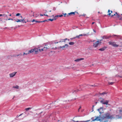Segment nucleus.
Here are the masks:
<instances>
[{"label":"nucleus","instance_id":"f257e3e1","mask_svg":"<svg viewBox=\"0 0 122 122\" xmlns=\"http://www.w3.org/2000/svg\"><path fill=\"white\" fill-rule=\"evenodd\" d=\"M112 117L111 116L110 113L107 112L105 114L104 116L100 115L99 116L96 117L95 119L92 120V121H99L102 122H106L108 121V119H111Z\"/></svg>","mask_w":122,"mask_h":122},{"label":"nucleus","instance_id":"f03ea898","mask_svg":"<svg viewBox=\"0 0 122 122\" xmlns=\"http://www.w3.org/2000/svg\"><path fill=\"white\" fill-rule=\"evenodd\" d=\"M117 113L118 114V115H111L112 118L111 119H117L121 118L122 117V107L119 108L117 110Z\"/></svg>","mask_w":122,"mask_h":122},{"label":"nucleus","instance_id":"7ed1b4c3","mask_svg":"<svg viewBox=\"0 0 122 122\" xmlns=\"http://www.w3.org/2000/svg\"><path fill=\"white\" fill-rule=\"evenodd\" d=\"M110 10H108V12L109 13L108 14V15H109V16H110L111 17H112L114 16H115L116 17V18H119V19L121 20H122V17L121 18L120 16V15L118 14L117 12H116L114 14L112 15H111V13H112L113 12L112 11H111V13H110Z\"/></svg>","mask_w":122,"mask_h":122},{"label":"nucleus","instance_id":"20e7f679","mask_svg":"<svg viewBox=\"0 0 122 122\" xmlns=\"http://www.w3.org/2000/svg\"><path fill=\"white\" fill-rule=\"evenodd\" d=\"M102 40H100V41H97L93 43V46L95 48H96L97 47L99 44H100L101 43V41Z\"/></svg>","mask_w":122,"mask_h":122},{"label":"nucleus","instance_id":"39448f33","mask_svg":"<svg viewBox=\"0 0 122 122\" xmlns=\"http://www.w3.org/2000/svg\"><path fill=\"white\" fill-rule=\"evenodd\" d=\"M0 21H1L2 23H5L6 22L5 21H7L8 20H13L12 18H9L8 19H5L3 18H0Z\"/></svg>","mask_w":122,"mask_h":122},{"label":"nucleus","instance_id":"423d86ee","mask_svg":"<svg viewBox=\"0 0 122 122\" xmlns=\"http://www.w3.org/2000/svg\"><path fill=\"white\" fill-rule=\"evenodd\" d=\"M109 44L110 45H112V46L114 47H117L118 46V45L116 44V43L112 41H109L108 42Z\"/></svg>","mask_w":122,"mask_h":122},{"label":"nucleus","instance_id":"0eeeda50","mask_svg":"<svg viewBox=\"0 0 122 122\" xmlns=\"http://www.w3.org/2000/svg\"><path fill=\"white\" fill-rule=\"evenodd\" d=\"M102 100L100 101V102L101 103H102V104H106V105H107L108 103V102H109L108 100H106L105 102H104V100L102 98Z\"/></svg>","mask_w":122,"mask_h":122},{"label":"nucleus","instance_id":"6e6552de","mask_svg":"<svg viewBox=\"0 0 122 122\" xmlns=\"http://www.w3.org/2000/svg\"><path fill=\"white\" fill-rule=\"evenodd\" d=\"M34 51V54H36L38 53L39 51V48H35L33 49Z\"/></svg>","mask_w":122,"mask_h":122},{"label":"nucleus","instance_id":"1a4fd4ad","mask_svg":"<svg viewBox=\"0 0 122 122\" xmlns=\"http://www.w3.org/2000/svg\"><path fill=\"white\" fill-rule=\"evenodd\" d=\"M16 72H13L12 73H11L9 74L10 76V77H12L14 76L16 74Z\"/></svg>","mask_w":122,"mask_h":122},{"label":"nucleus","instance_id":"9d476101","mask_svg":"<svg viewBox=\"0 0 122 122\" xmlns=\"http://www.w3.org/2000/svg\"><path fill=\"white\" fill-rule=\"evenodd\" d=\"M46 46L43 48L44 51H46L47 49L51 47L50 45L49 46H48V45H46Z\"/></svg>","mask_w":122,"mask_h":122},{"label":"nucleus","instance_id":"9b49d317","mask_svg":"<svg viewBox=\"0 0 122 122\" xmlns=\"http://www.w3.org/2000/svg\"><path fill=\"white\" fill-rule=\"evenodd\" d=\"M68 46V45L67 44H65L64 46H60L59 47L60 48H61L62 49V50H64V48L66 47H67Z\"/></svg>","mask_w":122,"mask_h":122},{"label":"nucleus","instance_id":"f8f14e48","mask_svg":"<svg viewBox=\"0 0 122 122\" xmlns=\"http://www.w3.org/2000/svg\"><path fill=\"white\" fill-rule=\"evenodd\" d=\"M84 59L83 58H78L75 60L74 61L76 62H79L80 61L84 60Z\"/></svg>","mask_w":122,"mask_h":122},{"label":"nucleus","instance_id":"ddd939ff","mask_svg":"<svg viewBox=\"0 0 122 122\" xmlns=\"http://www.w3.org/2000/svg\"><path fill=\"white\" fill-rule=\"evenodd\" d=\"M75 12H71L70 13H69L67 15V17L69 15H75Z\"/></svg>","mask_w":122,"mask_h":122},{"label":"nucleus","instance_id":"4468645a","mask_svg":"<svg viewBox=\"0 0 122 122\" xmlns=\"http://www.w3.org/2000/svg\"><path fill=\"white\" fill-rule=\"evenodd\" d=\"M103 108L102 107H100L98 109V111L100 113H102L103 111Z\"/></svg>","mask_w":122,"mask_h":122},{"label":"nucleus","instance_id":"2eb2a0df","mask_svg":"<svg viewBox=\"0 0 122 122\" xmlns=\"http://www.w3.org/2000/svg\"><path fill=\"white\" fill-rule=\"evenodd\" d=\"M54 17V18L53 19H49L48 20H49L51 21H53L54 20H56V17H55H55L54 16V15H52V17Z\"/></svg>","mask_w":122,"mask_h":122},{"label":"nucleus","instance_id":"dca6fc26","mask_svg":"<svg viewBox=\"0 0 122 122\" xmlns=\"http://www.w3.org/2000/svg\"><path fill=\"white\" fill-rule=\"evenodd\" d=\"M110 36H104L103 37V39H108L110 38Z\"/></svg>","mask_w":122,"mask_h":122},{"label":"nucleus","instance_id":"f3484780","mask_svg":"<svg viewBox=\"0 0 122 122\" xmlns=\"http://www.w3.org/2000/svg\"><path fill=\"white\" fill-rule=\"evenodd\" d=\"M106 48V47H104L101 48H100L99 49V50L102 51H104Z\"/></svg>","mask_w":122,"mask_h":122},{"label":"nucleus","instance_id":"a211bd4d","mask_svg":"<svg viewBox=\"0 0 122 122\" xmlns=\"http://www.w3.org/2000/svg\"><path fill=\"white\" fill-rule=\"evenodd\" d=\"M34 51V50H33V49H32L31 50L28 51V54H29L30 53H32V52H33Z\"/></svg>","mask_w":122,"mask_h":122},{"label":"nucleus","instance_id":"6ab92c4d","mask_svg":"<svg viewBox=\"0 0 122 122\" xmlns=\"http://www.w3.org/2000/svg\"><path fill=\"white\" fill-rule=\"evenodd\" d=\"M67 40V38H66L65 39H62L61 40V41H60L59 42H65Z\"/></svg>","mask_w":122,"mask_h":122},{"label":"nucleus","instance_id":"aec40b11","mask_svg":"<svg viewBox=\"0 0 122 122\" xmlns=\"http://www.w3.org/2000/svg\"><path fill=\"white\" fill-rule=\"evenodd\" d=\"M15 22H21V19L20 20L19 19H18L17 20H16L15 19Z\"/></svg>","mask_w":122,"mask_h":122},{"label":"nucleus","instance_id":"412c9836","mask_svg":"<svg viewBox=\"0 0 122 122\" xmlns=\"http://www.w3.org/2000/svg\"><path fill=\"white\" fill-rule=\"evenodd\" d=\"M75 43L73 42H70L69 43V44L70 45H74Z\"/></svg>","mask_w":122,"mask_h":122},{"label":"nucleus","instance_id":"4be33fe9","mask_svg":"<svg viewBox=\"0 0 122 122\" xmlns=\"http://www.w3.org/2000/svg\"><path fill=\"white\" fill-rule=\"evenodd\" d=\"M13 88L18 89L19 88V86L17 85H16L15 86H13Z\"/></svg>","mask_w":122,"mask_h":122},{"label":"nucleus","instance_id":"5701e85b","mask_svg":"<svg viewBox=\"0 0 122 122\" xmlns=\"http://www.w3.org/2000/svg\"><path fill=\"white\" fill-rule=\"evenodd\" d=\"M2 16H3L4 17H6V18H7V17H8V16L6 14H2Z\"/></svg>","mask_w":122,"mask_h":122},{"label":"nucleus","instance_id":"b1692460","mask_svg":"<svg viewBox=\"0 0 122 122\" xmlns=\"http://www.w3.org/2000/svg\"><path fill=\"white\" fill-rule=\"evenodd\" d=\"M83 36V35L82 34H80L78 36H76V38H80V37L81 36Z\"/></svg>","mask_w":122,"mask_h":122},{"label":"nucleus","instance_id":"393cba45","mask_svg":"<svg viewBox=\"0 0 122 122\" xmlns=\"http://www.w3.org/2000/svg\"><path fill=\"white\" fill-rule=\"evenodd\" d=\"M32 108V107H29L27 108H26L25 109V110L26 111H28V110Z\"/></svg>","mask_w":122,"mask_h":122},{"label":"nucleus","instance_id":"a878e982","mask_svg":"<svg viewBox=\"0 0 122 122\" xmlns=\"http://www.w3.org/2000/svg\"><path fill=\"white\" fill-rule=\"evenodd\" d=\"M63 15H56L55 16V17H61L62 16H63Z\"/></svg>","mask_w":122,"mask_h":122},{"label":"nucleus","instance_id":"bb28decb","mask_svg":"<svg viewBox=\"0 0 122 122\" xmlns=\"http://www.w3.org/2000/svg\"><path fill=\"white\" fill-rule=\"evenodd\" d=\"M35 22H38V23H41V22H45V20H44L43 21H37L36 20L35 21Z\"/></svg>","mask_w":122,"mask_h":122},{"label":"nucleus","instance_id":"cd10ccee","mask_svg":"<svg viewBox=\"0 0 122 122\" xmlns=\"http://www.w3.org/2000/svg\"><path fill=\"white\" fill-rule=\"evenodd\" d=\"M106 93H107L106 92H103V93H100V94L101 95H104L105 94H106Z\"/></svg>","mask_w":122,"mask_h":122},{"label":"nucleus","instance_id":"c85d7f7f","mask_svg":"<svg viewBox=\"0 0 122 122\" xmlns=\"http://www.w3.org/2000/svg\"><path fill=\"white\" fill-rule=\"evenodd\" d=\"M25 18H24V19H21V22L22 23H24L25 21Z\"/></svg>","mask_w":122,"mask_h":122},{"label":"nucleus","instance_id":"c756f323","mask_svg":"<svg viewBox=\"0 0 122 122\" xmlns=\"http://www.w3.org/2000/svg\"><path fill=\"white\" fill-rule=\"evenodd\" d=\"M90 121V120L86 121H80L79 122H89Z\"/></svg>","mask_w":122,"mask_h":122},{"label":"nucleus","instance_id":"7c9ffc66","mask_svg":"<svg viewBox=\"0 0 122 122\" xmlns=\"http://www.w3.org/2000/svg\"><path fill=\"white\" fill-rule=\"evenodd\" d=\"M114 83V82H108V84L109 85H112Z\"/></svg>","mask_w":122,"mask_h":122},{"label":"nucleus","instance_id":"2f4dec72","mask_svg":"<svg viewBox=\"0 0 122 122\" xmlns=\"http://www.w3.org/2000/svg\"><path fill=\"white\" fill-rule=\"evenodd\" d=\"M44 51V49L43 48L41 49H39V51L40 52H41L42 51Z\"/></svg>","mask_w":122,"mask_h":122},{"label":"nucleus","instance_id":"473e14b6","mask_svg":"<svg viewBox=\"0 0 122 122\" xmlns=\"http://www.w3.org/2000/svg\"><path fill=\"white\" fill-rule=\"evenodd\" d=\"M62 14H63V15H64V17L67 16L66 15H67V14H66V13H63Z\"/></svg>","mask_w":122,"mask_h":122},{"label":"nucleus","instance_id":"72a5a7b5","mask_svg":"<svg viewBox=\"0 0 122 122\" xmlns=\"http://www.w3.org/2000/svg\"><path fill=\"white\" fill-rule=\"evenodd\" d=\"M36 20H34V19H33L32 20V21H28V20H27V22H28V21H32V22H34V21H35Z\"/></svg>","mask_w":122,"mask_h":122},{"label":"nucleus","instance_id":"f704fd0d","mask_svg":"<svg viewBox=\"0 0 122 122\" xmlns=\"http://www.w3.org/2000/svg\"><path fill=\"white\" fill-rule=\"evenodd\" d=\"M20 15H21V14H20L19 13H18L17 14H16V16H19Z\"/></svg>","mask_w":122,"mask_h":122},{"label":"nucleus","instance_id":"c9c22d12","mask_svg":"<svg viewBox=\"0 0 122 122\" xmlns=\"http://www.w3.org/2000/svg\"><path fill=\"white\" fill-rule=\"evenodd\" d=\"M28 54V53H24L23 54V55L24 56L25 55H27Z\"/></svg>","mask_w":122,"mask_h":122},{"label":"nucleus","instance_id":"e433bc0d","mask_svg":"<svg viewBox=\"0 0 122 122\" xmlns=\"http://www.w3.org/2000/svg\"><path fill=\"white\" fill-rule=\"evenodd\" d=\"M81 15H82V16H85V15H86V14H84L83 15H79V17H80L81 16Z\"/></svg>","mask_w":122,"mask_h":122},{"label":"nucleus","instance_id":"4c0bfd02","mask_svg":"<svg viewBox=\"0 0 122 122\" xmlns=\"http://www.w3.org/2000/svg\"><path fill=\"white\" fill-rule=\"evenodd\" d=\"M20 114V115L18 116V115H17V116H16V117H19L21 115H22V114Z\"/></svg>","mask_w":122,"mask_h":122},{"label":"nucleus","instance_id":"58836bf2","mask_svg":"<svg viewBox=\"0 0 122 122\" xmlns=\"http://www.w3.org/2000/svg\"><path fill=\"white\" fill-rule=\"evenodd\" d=\"M12 57V56H11V55H10V56H8V58H10V57Z\"/></svg>","mask_w":122,"mask_h":122},{"label":"nucleus","instance_id":"ea45409f","mask_svg":"<svg viewBox=\"0 0 122 122\" xmlns=\"http://www.w3.org/2000/svg\"><path fill=\"white\" fill-rule=\"evenodd\" d=\"M81 108V107H80L79 108V109L78 110V111L79 112V110Z\"/></svg>","mask_w":122,"mask_h":122},{"label":"nucleus","instance_id":"a19ab883","mask_svg":"<svg viewBox=\"0 0 122 122\" xmlns=\"http://www.w3.org/2000/svg\"><path fill=\"white\" fill-rule=\"evenodd\" d=\"M53 10H56V8H54L53 9Z\"/></svg>","mask_w":122,"mask_h":122},{"label":"nucleus","instance_id":"79ce46f5","mask_svg":"<svg viewBox=\"0 0 122 122\" xmlns=\"http://www.w3.org/2000/svg\"><path fill=\"white\" fill-rule=\"evenodd\" d=\"M40 16H43V15L42 14H40Z\"/></svg>","mask_w":122,"mask_h":122},{"label":"nucleus","instance_id":"37998d69","mask_svg":"<svg viewBox=\"0 0 122 122\" xmlns=\"http://www.w3.org/2000/svg\"><path fill=\"white\" fill-rule=\"evenodd\" d=\"M46 20V21H49V20H48V19H47Z\"/></svg>","mask_w":122,"mask_h":122},{"label":"nucleus","instance_id":"c03bdc74","mask_svg":"<svg viewBox=\"0 0 122 122\" xmlns=\"http://www.w3.org/2000/svg\"><path fill=\"white\" fill-rule=\"evenodd\" d=\"M93 30L94 32L95 33H96V31L95 30H94V29H93Z\"/></svg>","mask_w":122,"mask_h":122},{"label":"nucleus","instance_id":"a18cd8bd","mask_svg":"<svg viewBox=\"0 0 122 122\" xmlns=\"http://www.w3.org/2000/svg\"><path fill=\"white\" fill-rule=\"evenodd\" d=\"M74 121L75 122H79L78 121Z\"/></svg>","mask_w":122,"mask_h":122},{"label":"nucleus","instance_id":"49530a36","mask_svg":"<svg viewBox=\"0 0 122 122\" xmlns=\"http://www.w3.org/2000/svg\"><path fill=\"white\" fill-rule=\"evenodd\" d=\"M76 38V37H73L72 38V39H75Z\"/></svg>","mask_w":122,"mask_h":122},{"label":"nucleus","instance_id":"de8ad7c7","mask_svg":"<svg viewBox=\"0 0 122 122\" xmlns=\"http://www.w3.org/2000/svg\"><path fill=\"white\" fill-rule=\"evenodd\" d=\"M94 23H95V22H92V25H93V24H94Z\"/></svg>","mask_w":122,"mask_h":122},{"label":"nucleus","instance_id":"09e8293b","mask_svg":"<svg viewBox=\"0 0 122 122\" xmlns=\"http://www.w3.org/2000/svg\"><path fill=\"white\" fill-rule=\"evenodd\" d=\"M59 42H57L56 43V42H55L54 43H55V44H56V43H59Z\"/></svg>","mask_w":122,"mask_h":122},{"label":"nucleus","instance_id":"8fccbe9b","mask_svg":"<svg viewBox=\"0 0 122 122\" xmlns=\"http://www.w3.org/2000/svg\"><path fill=\"white\" fill-rule=\"evenodd\" d=\"M26 23V21H25H25L24 22V23Z\"/></svg>","mask_w":122,"mask_h":122},{"label":"nucleus","instance_id":"3c124183","mask_svg":"<svg viewBox=\"0 0 122 122\" xmlns=\"http://www.w3.org/2000/svg\"><path fill=\"white\" fill-rule=\"evenodd\" d=\"M11 14H10L9 15V16H11Z\"/></svg>","mask_w":122,"mask_h":122},{"label":"nucleus","instance_id":"603ef678","mask_svg":"<svg viewBox=\"0 0 122 122\" xmlns=\"http://www.w3.org/2000/svg\"><path fill=\"white\" fill-rule=\"evenodd\" d=\"M2 14H0V16H2Z\"/></svg>","mask_w":122,"mask_h":122},{"label":"nucleus","instance_id":"864d4df0","mask_svg":"<svg viewBox=\"0 0 122 122\" xmlns=\"http://www.w3.org/2000/svg\"><path fill=\"white\" fill-rule=\"evenodd\" d=\"M20 17H21V18H23V17H22V16H20Z\"/></svg>","mask_w":122,"mask_h":122},{"label":"nucleus","instance_id":"5fc2aeb1","mask_svg":"<svg viewBox=\"0 0 122 122\" xmlns=\"http://www.w3.org/2000/svg\"><path fill=\"white\" fill-rule=\"evenodd\" d=\"M46 16H48V15H46Z\"/></svg>","mask_w":122,"mask_h":122},{"label":"nucleus","instance_id":"6e6d98bb","mask_svg":"<svg viewBox=\"0 0 122 122\" xmlns=\"http://www.w3.org/2000/svg\"><path fill=\"white\" fill-rule=\"evenodd\" d=\"M7 28V27H5V29H6Z\"/></svg>","mask_w":122,"mask_h":122},{"label":"nucleus","instance_id":"4d7b16f0","mask_svg":"<svg viewBox=\"0 0 122 122\" xmlns=\"http://www.w3.org/2000/svg\"><path fill=\"white\" fill-rule=\"evenodd\" d=\"M51 48L52 49H53V48H54V47H51Z\"/></svg>","mask_w":122,"mask_h":122},{"label":"nucleus","instance_id":"13d9d810","mask_svg":"<svg viewBox=\"0 0 122 122\" xmlns=\"http://www.w3.org/2000/svg\"><path fill=\"white\" fill-rule=\"evenodd\" d=\"M43 15H44L45 16H46V14H44Z\"/></svg>","mask_w":122,"mask_h":122},{"label":"nucleus","instance_id":"bf43d9fd","mask_svg":"<svg viewBox=\"0 0 122 122\" xmlns=\"http://www.w3.org/2000/svg\"><path fill=\"white\" fill-rule=\"evenodd\" d=\"M19 55H17L16 56H18Z\"/></svg>","mask_w":122,"mask_h":122},{"label":"nucleus","instance_id":"052dcab7","mask_svg":"<svg viewBox=\"0 0 122 122\" xmlns=\"http://www.w3.org/2000/svg\"><path fill=\"white\" fill-rule=\"evenodd\" d=\"M94 107V106H93V107Z\"/></svg>","mask_w":122,"mask_h":122},{"label":"nucleus","instance_id":"680f3d73","mask_svg":"<svg viewBox=\"0 0 122 122\" xmlns=\"http://www.w3.org/2000/svg\"><path fill=\"white\" fill-rule=\"evenodd\" d=\"M45 11H46V12H47V11H46V10H45Z\"/></svg>","mask_w":122,"mask_h":122},{"label":"nucleus","instance_id":"e2e57ef3","mask_svg":"<svg viewBox=\"0 0 122 122\" xmlns=\"http://www.w3.org/2000/svg\"><path fill=\"white\" fill-rule=\"evenodd\" d=\"M45 20V22H46V20Z\"/></svg>","mask_w":122,"mask_h":122},{"label":"nucleus","instance_id":"0e129e2a","mask_svg":"<svg viewBox=\"0 0 122 122\" xmlns=\"http://www.w3.org/2000/svg\"><path fill=\"white\" fill-rule=\"evenodd\" d=\"M98 13H100V12H98Z\"/></svg>","mask_w":122,"mask_h":122},{"label":"nucleus","instance_id":"69168bd1","mask_svg":"<svg viewBox=\"0 0 122 122\" xmlns=\"http://www.w3.org/2000/svg\"><path fill=\"white\" fill-rule=\"evenodd\" d=\"M120 77L121 78V77H122V76H120Z\"/></svg>","mask_w":122,"mask_h":122},{"label":"nucleus","instance_id":"338daca9","mask_svg":"<svg viewBox=\"0 0 122 122\" xmlns=\"http://www.w3.org/2000/svg\"><path fill=\"white\" fill-rule=\"evenodd\" d=\"M50 11V12H51V10H50V11Z\"/></svg>","mask_w":122,"mask_h":122},{"label":"nucleus","instance_id":"774afa93","mask_svg":"<svg viewBox=\"0 0 122 122\" xmlns=\"http://www.w3.org/2000/svg\"><path fill=\"white\" fill-rule=\"evenodd\" d=\"M94 41H95V40H93V42H94Z\"/></svg>","mask_w":122,"mask_h":122}]
</instances>
